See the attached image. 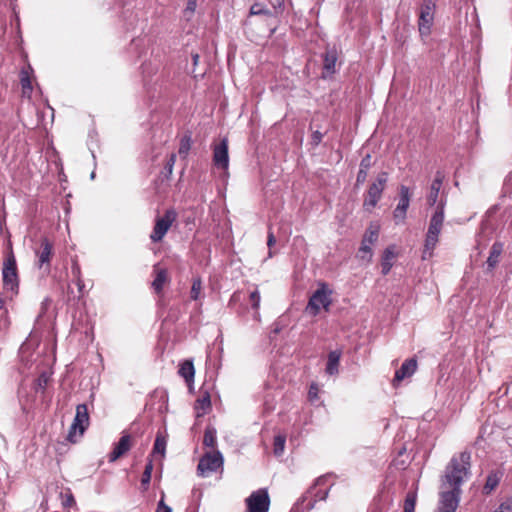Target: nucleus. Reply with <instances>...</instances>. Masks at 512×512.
Listing matches in <instances>:
<instances>
[{"instance_id": "5fc2aeb1", "label": "nucleus", "mask_w": 512, "mask_h": 512, "mask_svg": "<svg viewBox=\"0 0 512 512\" xmlns=\"http://www.w3.org/2000/svg\"><path fill=\"white\" fill-rule=\"evenodd\" d=\"M152 471H153V462H152V460H148V462L145 465L144 472H148V473L152 474Z\"/></svg>"}, {"instance_id": "de8ad7c7", "label": "nucleus", "mask_w": 512, "mask_h": 512, "mask_svg": "<svg viewBox=\"0 0 512 512\" xmlns=\"http://www.w3.org/2000/svg\"><path fill=\"white\" fill-rule=\"evenodd\" d=\"M156 512H172L171 507L164 503L163 498L158 502Z\"/></svg>"}, {"instance_id": "f704fd0d", "label": "nucleus", "mask_w": 512, "mask_h": 512, "mask_svg": "<svg viewBox=\"0 0 512 512\" xmlns=\"http://www.w3.org/2000/svg\"><path fill=\"white\" fill-rule=\"evenodd\" d=\"M286 437L283 435H277L274 437L273 442V453L275 456H281L285 449Z\"/></svg>"}, {"instance_id": "8fccbe9b", "label": "nucleus", "mask_w": 512, "mask_h": 512, "mask_svg": "<svg viewBox=\"0 0 512 512\" xmlns=\"http://www.w3.org/2000/svg\"><path fill=\"white\" fill-rule=\"evenodd\" d=\"M75 503H76V502H75V499H74V497H73V495H72L71 493H69L68 495H66V498H65V500H64V502H63V504H64L65 506H73V505H75Z\"/></svg>"}, {"instance_id": "bb28decb", "label": "nucleus", "mask_w": 512, "mask_h": 512, "mask_svg": "<svg viewBox=\"0 0 512 512\" xmlns=\"http://www.w3.org/2000/svg\"><path fill=\"white\" fill-rule=\"evenodd\" d=\"M503 251V244L501 242H494L487 259L488 269L492 270L496 267L499 262L500 255Z\"/></svg>"}, {"instance_id": "49530a36", "label": "nucleus", "mask_w": 512, "mask_h": 512, "mask_svg": "<svg viewBox=\"0 0 512 512\" xmlns=\"http://www.w3.org/2000/svg\"><path fill=\"white\" fill-rule=\"evenodd\" d=\"M47 383H48V376L45 373H42L37 379V384H38L39 388L45 389Z\"/></svg>"}, {"instance_id": "423d86ee", "label": "nucleus", "mask_w": 512, "mask_h": 512, "mask_svg": "<svg viewBox=\"0 0 512 512\" xmlns=\"http://www.w3.org/2000/svg\"><path fill=\"white\" fill-rule=\"evenodd\" d=\"M228 145L229 141L226 136L215 139L211 144L213 165L224 172H227L229 167Z\"/></svg>"}, {"instance_id": "5701e85b", "label": "nucleus", "mask_w": 512, "mask_h": 512, "mask_svg": "<svg viewBox=\"0 0 512 512\" xmlns=\"http://www.w3.org/2000/svg\"><path fill=\"white\" fill-rule=\"evenodd\" d=\"M341 355V350H334L328 354L327 364L325 368V372L328 375L333 376L338 374Z\"/></svg>"}, {"instance_id": "393cba45", "label": "nucleus", "mask_w": 512, "mask_h": 512, "mask_svg": "<svg viewBox=\"0 0 512 512\" xmlns=\"http://www.w3.org/2000/svg\"><path fill=\"white\" fill-rule=\"evenodd\" d=\"M179 375L184 378L187 384L194 381L195 369L192 360H184L178 370Z\"/></svg>"}, {"instance_id": "a878e982", "label": "nucleus", "mask_w": 512, "mask_h": 512, "mask_svg": "<svg viewBox=\"0 0 512 512\" xmlns=\"http://www.w3.org/2000/svg\"><path fill=\"white\" fill-rule=\"evenodd\" d=\"M337 62V52L334 49L327 50L323 55V70L327 74H333L335 72V66Z\"/></svg>"}, {"instance_id": "13d9d810", "label": "nucleus", "mask_w": 512, "mask_h": 512, "mask_svg": "<svg viewBox=\"0 0 512 512\" xmlns=\"http://www.w3.org/2000/svg\"><path fill=\"white\" fill-rule=\"evenodd\" d=\"M94 177H95V173H94V172H92V173H91V178L93 179Z\"/></svg>"}, {"instance_id": "09e8293b", "label": "nucleus", "mask_w": 512, "mask_h": 512, "mask_svg": "<svg viewBox=\"0 0 512 512\" xmlns=\"http://www.w3.org/2000/svg\"><path fill=\"white\" fill-rule=\"evenodd\" d=\"M50 304H51V299L49 297L44 298V300L41 302V312L39 314L40 317L46 313Z\"/></svg>"}, {"instance_id": "cd10ccee", "label": "nucleus", "mask_w": 512, "mask_h": 512, "mask_svg": "<svg viewBox=\"0 0 512 512\" xmlns=\"http://www.w3.org/2000/svg\"><path fill=\"white\" fill-rule=\"evenodd\" d=\"M394 257H395V253H394L392 247H388L384 250L383 256H382V261H381V268H382L383 275H387L390 272V270L393 266L392 259Z\"/></svg>"}, {"instance_id": "7ed1b4c3", "label": "nucleus", "mask_w": 512, "mask_h": 512, "mask_svg": "<svg viewBox=\"0 0 512 512\" xmlns=\"http://www.w3.org/2000/svg\"><path fill=\"white\" fill-rule=\"evenodd\" d=\"M328 477V475L318 477L313 486L296 502L295 508L300 511H310L314 508L317 501L326 500L330 489V487L326 486Z\"/></svg>"}, {"instance_id": "e433bc0d", "label": "nucleus", "mask_w": 512, "mask_h": 512, "mask_svg": "<svg viewBox=\"0 0 512 512\" xmlns=\"http://www.w3.org/2000/svg\"><path fill=\"white\" fill-rule=\"evenodd\" d=\"M202 289V281L200 278H194L192 282V287L190 291V297L192 300H197L200 296V292Z\"/></svg>"}, {"instance_id": "a211bd4d", "label": "nucleus", "mask_w": 512, "mask_h": 512, "mask_svg": "<svg viewBox=\"0 0 512 512\" xmlns=\"http://www.w3.org/2000/svg\"><path fill=\"white\" fill-rule=\"evenodd\" d=\"M417 369V361L414 358L405 360L401 367L396 370L393 385H398L405 378L411 377Z\"/></svg>"}, {"instance_id": "a18cd8bd", "label": "nucleus", "mask_w": 512, "mask_h": 512, "mask_svg": "<svg viewBox=\"0 0 512 512\" xmlns=\"http://www.w3.org/2000/svg\"><path fill=\"white\" fill-rule=\"evenodd\" d=\"M308 396H309V399L311 401H314L315 399H317V396H318V387L316 384H311L310 386V389H309V392H308Z\"/></svg>"}, {"instance_id": "c03bdc74", "label": "nucleus", "mask_w": 512, "mask_h": 512, "mask_svg": "<svg viewBox=\"0 0 512 512\" xmlns=\"http://www.w3.org/2000/svg\"><path fill=\"white\" fill-rule=\"evenodd\" d=\"M71 273H72L74 279L81 278V270H80V266L77 263V261H73L72 266H71Z\"/></svg>"}, {"instance_id": "864d4df0", "label": "nucleus", "mask_w": 512, "mask_h": 512, "mask_svg": "<svg viewBox=\"0 0 512 512\" xmlns=\"http://www.w3.org/2000/svg\"><path fill=\"white\" fill-rule=\"evenodd\" d=\"M240 295H241V292L240 291H236L232 294L231 296V299H230V304L234 303V302H237L240 300Z\"/></svg>"}, {"instance_id": "1a4fd4ad", "label": "nucleus", "mask_w": 512, "mask_h": 512, "mask_svg": "<svg viewBox=\"0 0 512 512\" xmlns=\"http://www.w3.org/2000/svg\"><path fill=\"white\" fill-rule=\"evenodd\" d=\"M177 213L173 209L165 211L164 215L157 217L150 239L153 243L162 241L172 224L176 221Z\"/></svg>"}, {"instance_id": "412c9836", "label": "nucleus", "mask_w": 512, "mask_h": 512, "mask_svg": "<svg viewBox=\"0 0 512 512\" xmlns=\"http://www.w3.org/2000/svg\"><path fill=\"white\" fill-rule=\"evenodd\" d=\"M153 272L155 278L152 282V288L159 294L162 292L165 283L168 281V272L165 268H160L159 265H154Z\"/></svg>"}, {"instance_id": "6e6d98bb", "label": "nucleus", "mask_w": 512, "mask_h": 512, "mask_svg": "<svg viewBox=\"0 0 512 512\" xmlns=\"http://www.w3.org/2000/svg\"><path fill=\"white\" fill-rule=\"evenodd\" d=\"M192 61H193V65L196 66L198 64V61H199V55L198 54H193L192 55Z\"/></svg>"}, {"instance_id": "9b49d317", "label": "nucleus", "mask_w": 512, "mask_h": 512, "mask_svg": "<svg viewBox=\"0 0 512 512\" xmlns=\"http://www.w3.org/2000/svg\"><path fill=\"white\" fill-rule=\"evenodd\" d=\"M435 3L432 0H424L420 8L418 29L422 37H427L431 32L434 22Z\"/></svg>"}, {"instance_id": "dca6fc26", "label": "nucleus", "mask_w": 512, "mask_h": 512, "mask_svg": "<svg viewBox=\"0 0 512 512\" xmlns=\"http://www.w3.org/2000/svg\"><path fill=\"white\" fill-rule=\"evenodd\" d=\"M378 239V228L370 227L365 232L362 243L359 249V253L361 254L362 259H371L372 250L371 245H373Z\"/></svg>"}, {"instance_id": "c9c22d12", "label": "nucleus", "mask_w": 512, "mask_h": 512, "mask_svg": "<svg viewBox=\"0 0 512 512\" xmlns=\"http://www.w3.org/2000/svg\"><path fill=\"white\" fill-rule=\"evenodd\" d=\"M166 449V439L164 436L158 434L156 436L154 446H153V454H161L164 456Z\"/></svg>"}, {"instance_id": "f257e3e1", "label": "nucleus", "mask_w": 512, "mask_h": 512, "mask_svg": "<svg viewBox=\"0 0 512 512\" xmlns=\"http://www.w3.org/2000/svg\"><path fill=\"white\" fill-rule=\"evenodd\" d=\"M471 453L468 451L455 454L447 464L442 478V486L461 489V485L470 476Z\"/></svg>"}, {"instance_id": "9d476101", "label": "nucleus", "mask_w": 512, "mask_h": 512, "mask_svg": "<svg viewBox=\"0 0 512 512\" xmlns=\"http://www.w3.org/2000/svg\"><path fill=\"white\" fill-rule=\"evenodd\" d=\"M223 466V456L219 451L207 452L199 460L197 472L206 477Z\"/></svg>"}, {"instance_id": "0eeeda50", "label": "nucleus", "mask_w": 512, "mask_h": 512, "mask_svg": "<svg viewBox=\"0 0 512 512\" xmlns=\"http://www.w3.org/2000/svg\"><path fill=\"white\" fill-rule=\"evenodd\" d=\"M35 265L43 274L48 275L51 271V260L53 256V243L47 238L40 239L39 247L35 249Z\"/></svg>"}, {"instance_id": "aec40b11", "label": "nucleus", "mask_w": 512, "mask_h": 512, "mask_svg": "<svg viewBox=\"0 0 512 512\" xmlns=\"http://www.w3.org/2000/svg\"><path fill=\"white\" fill-rule=\"evenodd\" d=\"M33 73V69L30 64H28L26 67H23L20 71V83L22 87V93L24 96L30 97L32 93V82H31V75Z\"/></svg>"}, {"instance_id": "603ef678", "label": "nucleus", "mask_w": 512, "mask_h": 512, "mask_svg": "<svg viewBox=\"0 0 512 512\" xmlns=\"http://www.w3.org/2000/svg\"><path fill=\"white\" fill-rule=\"evenodd\" d=\"M276 243L275 236L272 232H269L268 239H267V245L269 247H272Z\"/></svg>"}, {"instance_id": "4c0bfd02", "label": "nucleus", "mask_w": 512, "mask_h": 512, "mask_svg": "<svg viewBox=\"0 0 512 512\" xmlns=\"http://www.w3.org/2000/svg\"><path fill=\"white\" fill-rule=\"evenodd\" d=\"M269 4L272 7L271 11L275 17L282 13L284 0H269Z\"/></svg>"}, {"instance_id": "20e7f679", "label": "nucleus", "mask_w": 512, "mask_h": 512, "mask_svg": "<svg viewBox=\"0 0 512 512\" xmlns=\"http://www.w3.org/2000/svg\"><path fill=\"white\" fill-rule=\"evenodd\" d=\"M3 288L11 297L18 294L19 277L17 271V262L12 250H10L3 262L2 268Z\"/></svg>"}, {"instance_id": "f03ea898", "label": "nucleus", "mask_w": 512, "mask_h": 512, "mask_svg": "<svg viewBox=\"0 0 512 512\" xmlns=\"http://www.w3.org/2000/svg\"><path fill=\"white\" fill-rule=\"evenodd\" d=\"M444 206L445 203L440 201L430 218L422 252L423 260L429 259L433 256V251L439 241V235L441 233L445 219Z\"/></svg>"}, {"instance_id": "72a5a7b5", "label": "nucleus", "mask_w": 512, "mask_h": 512, "mask_svg": "<svg viewBox=\"0 0 512 512\" xmlns=\"http://www.w3.org/2000/svg\"><path fill=\"white\" fill-rule=\"evenodd\" d=\"M249 301L251 303L252 309L255 310L254 318L257 319L259 317L258 310H259L260 301H261L260 293H259V290L257 288L250 292V294H249Z\"/></svg>"}, {"instance_id": "f3484780", "label": "nucleus", "mask_w": 512, "mask_h": 512, "mask_svg": "<svg viewBox=\"0 0 512 512\" xmlns=\"http://www.w3.org/2000/svg\"><path fill=\"white\" fill-rule=\"evenodd\" d=\"M131 435L123 433L118 443L115 444L113 450L109 454V462H114L125 455L132 447Z\"/></svg>"}, {"instance_id": "37998d69", "label": "nucleus", "mask_w": 512, "mask_h": 512, "mask_svg": "<svg viewBox=\"0 0 512 512\" xmlns=\"http://www.w3.org/2000/svg\"><path fill=\"white\" fill-rule=\"evenodd\" d=\"M323 136L324 134L321 133L320 130H315L311 137L312 145L317 146L321 142Z\"/></svg>"}, {"instance_id": "4d7b16f0", "label": "nucleus", "mask_w": 512, "mask_h": 512, "mask_svg": "<svg viewBox=\"0 0 512 512\" xmlns=\"http://www.w3.org/2000/svg\"><path fill=\"white\" fill-rule=\"evenodd\" d=\"M5 306V301L4 299L0 296V310L3 309Z\"/></svg>"}, {"instance_id": "4be33fe9", "label": "nucleus", "mask_w": 512, "mask_h": 512, "mask_svg": "<svg viewBox=\"0 0 512 512\" xmlns=\"http://www.w3.org/2000/svg\"><path fill=\"white\" fill-rule=\"evenodd\" d=\"M196 417H202L211 409V399L208 391H204L195 401Z\"/></svg>"}, {"instance_id": "6ab92c4d", "label": "nucleus", "mask_w": 512, "mask_h": 512, "mask_svg": "<svg viewBox=\"0 0 512 512\" xmlns=\"http://www.w3.org/2000/svg\"><path fill=\"white\" fill-rule=\"evenodd\" d=\"M444 175L438 171L430 186V191L427 195V203L429 206H434L438 201L440 189L442 187Z\"/></svg>"}, {"instance_id": "58836bf2", "label": "nucleus", "mask_w": 512, "mask_h": 512, "mask_svg": "<svg viewBox=\"0 0 512 512\" xmlns=\"http://www.w3.org/2000/svg\"><path fill=\"white\" fill-rule=\"evenodd\" d=\"M196 7H197V0H188L186 8L183 12L184 16L187 18H190L194 14Z\"/></svg>"}, {"instance_id": "473e14b6", "label": "nucleus", "mask_w": 512, "mask_h": 512, "mask_svg": "<svg viewBox=\"0 0 512 512\" xmlns=\"http://www.w3.org/2000/svg\"><path fill=\"white\" fill-rule=\"evenodd\" d=\"M416 501H417L416 491H409L406 494L405 501H404V512H414Z\"/></svg>"}, {"instance_id": "f8f14e48", "label": "nucleus", "mask_w": 512, "mask_h": 512, "mask_svg": "<svg viewBox=\"0 0 512 512\" xmlns=\"http://www.w3.org/2000/svg\"><path fill=\"white\" fill-rule=\"evenodd\" d=\"M247 512H268L270 497L266 489H258L245 500Z\"/></svg>"}, {"instance_id": "7c9ffc66", "label": "nucleus", "mask_w": 512, "mask_h": 512, "mask_svg": "<svg viewBox=\"0 0 512 512\" xmlns=\"http://www.w3.org/2000/svg\"><path fill=\"white\" fill-rule=\"evenodd\" d=\"M217 442L216 430L213 427H207L204 432L203 444L214 448Z\"/></svg>"}, {"instance_id": "2f4dec72", "label": "nucleus", "mask_w": 512, "mask_h": 512, "mask_svg": "<svg viewBox=\"0 0 512 512\" xmlns=\"http://www.w3.org/2000/svg\"><path fill=\"white\" fill-rule=\"evenodd\" d=\"M192 139L190 135H185L180 140L178 154L182 158H186L191 149Z\"/></svg>"}, {"instance_id": "b1692460", "label": "nucleus", "mask_w": 512, "mask_h": 512, "mask_svg": "<svg viewBox=\"0 0 512 512\" xmlns=\"http://www.w3.org/2000/svg\"><path fill=\"white\" fill-rule=\"evenodd\" d=\"M372 167V157L370 154L364 156L360 162L359 171L356 178V185L363 184L368 176V171Z\"/></svg>"}, {"instance_id": "c756f323", "label": "nucleus", "mask_w": 512, "mask_h": 512, "mask_svg": "<svg viewBox=\"0 0 512 512\" xmlns=\"http://www.w3.org/2000/svg\"><path fill=\"white\" fill-rule=\"evenodd\" d=\"M249 14L251 16H258V15H264L268 17H275L271 11V9H268L264 4L262 3H254L250 7Z\"/></svg>"}, {"instance_id": "39448f33", "label": "nucleus", "mask_w": 512, "mask_h": 512, "mask_svg": "<svg viewBox=\"0 0 512 512\" xmlns=\"http://www.w3.org/2000/svg\"><path fill=\"white\" fill-rule=\"evenodd\" d=\"M386 183L387 173L382 172L377 176L376 181L369 186L363 201V208L366 211L371 212L376 207L377 203L382 197Z\"/></svg>"}, {"instance_id": "ddd939ff", "label": "nucleus", "mask_w": 512, "mask_h": 512, "mask_svg": "<svg viewBox=\"0 0 512 512\" xmlns=\"http://www.w3.org/2000/svg\"><path fill=\"white\" fill-rule=\"evenodd\" d=\"M461 489L451 488L440 493L437 512H455L460 501Z\"/></svg>"}, {"instance_id": "2eb2a0df", "label": "nucleus", "mask_w": 512, "mask_h": 512, "mask_svg": "<svg viewBox=\"0 0 512 512\" xmlns=\"http://www.w3.org/2000/svg\"><path fill=\"white\" fill-rule=\"evenodd\" d=\"M330 303L328 292L324 288L317 289L309 299L307 310L317 315L321 307L327 309Z\"/></svg>"}, {"instance_id": "ea45409f", "label": "nucleus", "mask_w": 512, "mask_h": 512, "mask_svg": "<svg viewBox=\"0 0 512 512\" xmlns=\"http://www.w3.org/2000/svg\"><path fill=\"white\" fill-rule=\"evenodd\" d=\"M497 510L498 512H512V497L503 501Z\"/></svg>"}, {"instance_id": "6e6552de", "label": "nucleus", "mask_w": 512, "mask_h": 512, "mask_svg": "<svg viewBox=\"0 0 512 512\" xmlns=\"http://www.w3.org/2000/svg\"><path fill=\"white\" fill-rule=\"evenodd\" d=\"M90 423L88 408L86 404H79L76 407V414L68 432V440L76 442L75 436L78 433L82 436Z\"/></svg>"}, {"instance_id": "a19ab883", "label": "nucleus", "mask_w": 512, "mask_h": 512, "mask_svg": "<svg viewBox=\"0 0 512 512\" xmlns=\"http://www.w3.org/2000/svg\"><path fill=\"white\" fill-rule=\"evenodd\" d=\"M175 162H176V154L172 153L168 159V161L166 162V165H165V170L167 172L168 175H171L172 174V171H173V167L175 165Z\"/></svg>"}, {"instance_id": "4468645a", "label": "nucleus", "mask_w": 512, "mask_h": 512, "mask_svg": "<svg viewBox=\"0 0 512 512\" xmlns=\"http://www.w3.org/2000/svg\"><path fill=\"white\" fill-rule=\"evenodd\" d=\"M411 194L407 186L401 185L399 188V201L393 211V218L396 224L404 223L407 210L410 205Z\"/></svg>"}, {"instance_id": "c85d7f7f", "label": "nucleus", "mask_w": 512, "mask_h": 512, "mask_svg": "<svg viewBox=\"0 0 512 512\" xmlns=\"http://www.w3.org/2000/svg\"><path fill=\"white\" fill-rule=\"evenodd\" d=\"M500 476L497 472H491L486 479V483L483 487L485 494H490L499 484Z\"/></svg>"}, {"instance_id": "3c124183", "label": "nucleus", "mask_w": 512, "mask_h": 512, "mask_svg": "<svg viewBox=\"0 0 512 512\" xmlns=\"http://www.w3.org/2000/svg\"><path fill=\"white\" fill-rule=\"evenodd\" d=\"M75 281H76V285L78 287V292H79V295L77 297L80 298L83 295L84 282H83L82 278L75 279Z\"/></svg>"}, {"instance_id": "79ce46f5", "label": "nucleus", "mask_w": 512, "mask_h": 512, "mask_svg": "<svg viewBox=\"0 0 512 512\" xmlns=\"http://www.w3.org/2000/svg\"><path fill=\"white\" fill-rule=\"evenodd\" d=\"M151 475L152 474L143 471V474H142V477H141V486H142V489L144 491H146L148 489V487H149V484H150V481H151Z\"/></svg>"}]
</instances>
